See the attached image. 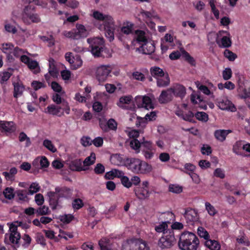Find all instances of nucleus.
<instances>
[{"label": "nucleus", "mask_w": 250, "mask_h": 250, "mask_svg": "<svg viewBox=\"0 0 250 250\" xmlns=\"http://www.w3.org/2000/svg\"><path fill=\"white\" fill-rule=\"evenodd\" d=\"M54 192H49L47 195L49 198V204L52 209H55L58 205L59 199L63 195L64 189L56 188Z\"/></svg>", "instance_id": "obj_11"}, {"label": "nucleus", "mask_w": 250, "mask_h": 250, "mask_svg": "<svg viewBox=\"0 0 250 250\" xmlns=\"http://www.w3.org/2000/svg\"><path fill=\"white\" fill-rule=\"evenodd\" d=\"M62 34L66 38L76 40V37L75 36L77 34L75 33V29L69 31H64Z\"/></svg>", "instance_id": "obj_59"}, {"label": "nucleus", "mask_w": 250, "mask_h": 250, "mask_svg": "<svg viewBox=\"0 0 250 250\" xmlns=\"http://www.w3.org/2000/svg\"><path fill=\"white\" fill-rule=\"evenodd\" d=\"M74 216L72 214H65L60 216V220L61 222L68 224L74 219Z\"/></svg>", "instance_id": "obj_54"}, {"label": "nucleus", "mask_w": 250, "mask_h": 250, "mask_svg": "<svg viewBox=\"0 0 250 250\" xmlns=\"http://www.w3.org/2000/svg\"><path fill=\"white\" fill-rule=\"evenodd\" d=\"M224 56L230 61H234L237 57L235 54L228 49H226L224 52Z\"/></svg>", "instance_id": "obj_56"}, {"label": "nucleus", "mask_w": 250, "mask_h": 250, "mask_svg": "<svg viewBox=\"0 0 250 250\" xmlns=\"http://www.w3.org/2000/svg\"><path fill=\"white\" fill-rule=\"evenodd\" d=\"M22 20L26 24H30L31 22H39L41 19L39 15L35 12L34 8L30 5L25 7L22 14Z\"/></svg>", "instance_id": "obj_8"}, {"label": "nucleus", "mask_w": 250, "mask_h": 250, "mask_svg": "<svg viewBox=\"0 0 250 250\" xmlns=\"http://www.w3.org/2000/svg\"><path fill=\"white\" fill-rule=\"evenodd\" d=\"M181 55L183 56L184 58L189 63H190L192 65L195 64V60L193 58L191 57L190 55L186 52L184 49H181Z\"/></svg>", "instance_id": "obj_44"}, {"label": "nucleus", "mask_w": 250, "mask_h": 250, "mask_svg": "<svg viewBox=\"0 0 250 250\" xmlns=\"http://www.w3.org/2000/svg\"><path fill=\"white\" fill-rule=\"evenodd\" d=\"M83 205V201L80 199H76L72 202V207L76 209H80Z\"/></svg>", "instance_id": "obj_62"}, {"label": "nucleus", "mask_w": 250, "mask_h": 250, "mask_svg": "<svg viewBox=\"0 0 250 250\" xmlns=\"http://www.w3.org/2000/svg\"><path fill=\"white\" fill-rule=\"evenodd\" d=\"M197 233L200 237L204 238L206 241L208 240L209 238L208 232L203 227H200L198 228Z\"/></svg>", "instance_id": "obj_41"}, {"label": "nucleus", "mask_w": 250, "mask_h": 250, "mask_svg": "<svg viewBox=\"0 0 250 250\" xmlns=\"http://www.w3.org/2000/svg\"><path fill=\"white\" fill-rule=\"evenodd\" d=\"M175 242V239L172 231L164 232V235L159 240V246L162 249H168L172 247Z\"/></svg>", "instance_id": "obj_9"}, {"label": "nucleus", "mask_w": 250, "mask_h": 250, "mask_svg": "<svg viewBox=\"0 0 250 250\" xmlns=\"http://www.w3.org/2000/svg\"><path fill=\"white\" fill-rule=\"evenodd\" d=\"M104 167L101 163L97 164L95 168L94 172L97 174H102L104 172Z\"/></svg>", "instance_id": "obj_60"}, {"label": "nucleus", "mask_w": 250, "mask_h": 250, "mask_svg": "<svg viewBox=\"0 0 250 250\" xmlns=\"http://www.w3.org/2000/svg\"><path fill=\"white\" fill-rule=\"evenodd\" d=\"M132 100V97L130 95L122 96L120 98L117 104L123 109H129L128 106L127 104H129Z\"/></svg>", "instance_id": "obj_24"}, {"label": "nucleus", "mask_w": 250, "mask_h": 250, "mask_svg": "<svg viewBox=\"0 0 250 250\" xmlns=\"http://www.w3.org/2000/svg\"><path fill=\"white\" fill-rule=\"evenodd\" d=\"M140 15L143 18L144 20H145L146 22L149 21L154 17V12L152 11H147L144 9H141L140 11Z\"/></svg>", "instance_id": "obj_36"}, {"label": "nucleus", "mask_w": 250, "mask_h": 250, "mask_svg": "<svg viewBox=\"0 0 250 250\" xmlns=\"http://www.w3.org/2000/svg\"><path fill=\"white\" fill-rule=\"evenodd\" d=\"M35 239L38 244H40L42 246H45L46 245L44 237L42 233H37L36 234Z\"/></svg>", "instance_id": "obj_48"}, {"label": "nucleus", "mask_w": 250, "mask_h": 250, "mask_svg": "<svg viewBox=\"0 0 250 250\" xmlns=\"http://www.w3.org/2000/svg\"><path fill=\"white\" fill-rule=\"evenodd\" d=\"M43 145L52 152H55L57 151V149L55 147L51 141L48 139H45L43 141Z\"/></svg>", "instance_id": "obj_47"}, {"label": "nucleus", "mask_w": 250, "mask_h": 250, "mask_svg": "<svg viewBox=\"0 0 250 250\" xmlns=\"http://www.w3.org/2000/svg\"><path fill=\"white\" fill-rule=\"evenodd\" d=\"M104 27H115V22L113 20V18L109 15H107V16L104 18Z\"/></svg>", "instance_id": "obj_39"}, {"label": "nucleus", "mask_w": 250, "mask_h": 250, "mask_svg": "<svg viewBox=\"0 0 250 250\" xmlns=\"http://www.w3.org/2000/svg\"><path fill=\"white\" fill-rule=\"evenodd\" d=\"M40 187L38 184L33 183L29 187V192L31 194H33L34 193L37 192L40 190Z\"/></svg>", "instance_id": "obj_58"}, {"label": "nucleus", "mask_w": 250, "mask_h": 250, "mask_svg": "<svg viewBox=\"0 0 250 250\" xmlns=\"http://www.w3.org/2000/svg\"><path fill=\"white\" fill-rule=\"evenodd\" d=\"M13 85L14 86L13 96L14 98H17L22 95L25 89L24 86L20 82H13Z\"/></svg>", "instance_id": "obj_26"}, {"label": "nucleus", "mask_w": 250, "mask_h": 250, "mask_svg": "<svg viewBox=\"0 0 250 250\" xmlns=\"http://www.w3.org/2000/svg\"><path fill=\"white\" fill-rule=\"evenodd\" d=\"M150 72L151 76L156 79L160 78L161 76L164 75L165 73L163 70L159 67L154 66L152 67L150 69Z\"/></svg>", "instance_id": "obj_31"}, {"label": "nucleus", "mask_w": 250, "mask_h": 250, "mask_svg": "<svg viewBox=\"0 0 250 250\" xmlns=\"http://www.w3.org/2000/svg\"><path fill=\"white\" fill-rule=\"evenodd\" d=\"M231 132V130L218 129L214 132V136L219 141L223 142L226 138L227 136Z\"/></svg>", "instance_id": "obj_25"}, {"label": "nucleus", "mask_w": 250, "mask_h": 250, "mask_svg": "<svg viewBox=\"0 0 250 250\" xmlns=\"http://www.w3.org/2000/svg\"><path fill=\"white\" fill-rule=\"evenodd\" d=\"M157 85L159 87H165L167 86L170 83V79L168 74L167 73L160 78L156 79Z\"/></svg>", "instance_id": "obj_27"}, {"label": "nucleus", "mask_w": 250, "mask_h": 250, "mask_svg": "<svg viewBox=\"0 0 250 250\" xmlns=\"http://www.w3.org/2000/svg\"><path fill=\"white\" fill-rule=\"evenodd\" d=\"M11 74L8 72L4 71L0 75V83H1L6 82L11 77Z\"/></svg>", "instance_id": "obj_61"}, {"label": "nucleus", "mask_w": 250, "mask_h": 250, "mask_svg": "<svg viewBox=\"0 0 250 250\" xmlns=\"http://www.w3.org/2000/svg\"><path fill=\"white\" fill-rule=\"evenodd\" d=\"M205 207L206 209L210 216H214L217 213V211L215 208L209 202L205 203Z\"/></svg>", "instance_id": "obj_43"}, {"label": "nucleus", "mask_w": 250, "mask_h": 250, "mask_svg": "<svg viewBox=\"0 0 250 250\" xmlns=\"http://www.w3.org/2000/svg\"><path fill=\"white\" fill-rule=\"evenodd\" d=\"M21 222H14L10 224L9 233H6L4 237L5 244L10 245L14 249H17L21 245V234L18 231V226H21Z\"/></svg>", "instance_id": "obj_2"}, {"label": "nucleus", "mask_w": 250, "mask_h": 250, "mask_svg": "<svg viewBox=\"0 0 250 250\" xmlns=\"http://www.w3.org/2000/svg\"><path fill=\"white\" fill-rule=\"evenodd\" d=\"M14 46L11 43H4L1 44L0 49L2 52L7 55V59L9 61H13V58L11 55L14 50Z\"/></svg>", "instance_id": "obj_17"}, {"label": "nucleus", "mask_w": 250, "mask_h": 250, "mask_svg": "<svg viewBox=\"0 0 250 250\" xmlns=\"http://www.w3.org/2000/svg\"><path fill=\"white\" fill-rule=\"evenodd\" d=\"M122 184L127 188H130L131 187V183L129 178L126 176L123 175L120 177Z\"/></svg>", "instance_id": "obj_57"}, {"label": "nucleus", "mask_w": 250, "mask_h": 250, "mask_svg": "<svg viewBox=\"0 0 250 250\" xmlns=\"http://www.w3.org/2000/svg\"><path fill=\"white\" fill-rule=\"evenodd\" d=\"M168 189L170 192L174 193H180L182 191V187L177 185H170Z\"/></svg>", "instance_id": "obj_49"}, {"label": "nucleus", "mask_w": 250, "mask_h": 250, "mask_svg": "<svg viewBox=\"0 0 250 250\" xmlns=\"http://www.w3.org/2000/svg\"><path fill=\"white\" fill-rule=\"evenodd\" d=\"M82 63L83 61L80 57L78 55H76L72 59V62L70 63V66L72 69H76L81 67Z\"/></svg>", "instance_id": "obj_35"}, {"label": "nucleus", "mask_w": 250, "mask_h": 250, "mask_svg": "<svg viewBox=\"0 0 250 250\" xmlns=\"http://www.w3.org/2000/svg\"><path fill=\"white\" fill-rule=\"evenodd\" d=\"M89 44L91 52L95 57L101 56V53L103 51L104 46V42L103 38H91L87 39Z\"/></svg>", "instance_id": "obj_6"}, {"label": "nucleus", "mask_w": 250, "mask_h": 250, "mask_svg": "<svg viewBox=\"0 0 250 250\" xmlns=\"http://www.w3.org/2000/svg\"><path fill=\"white\" fill-rule=\"evenodd\" d=\"M76 40L79 39L81 38L85 37L87 36V32L84 26L83 25L80 24L77 26V28L75 29Z\"/></svg>", "instance_id": "obj_29"}, {"label": "nucleus", "mask_w": 250, "mask_h": 250, "mask_svg": "<svg viewBox=\"0 0 250 250\" xmlns=\"http://www.w3.org/2000/svg\"><path fill=\"white\" fill-rule=\"evenodd\" d=\"M19 139L20 142H21L26 141L25 146L26 147L29 146L31 145V143L30 138L28 137H27L26 134L23 132H21L20 133Z\"/></svg>", "instance_id": "obj_45"}, {"label": "nucleus", "mask_w": 250, "mask_h": 250, "mask_svg": "<svg viewBox=\"0 0 250 250\" xmlns=\"http://www.w3.org/2000/svg\"><path fill=\"white\" fill-rule=\"evenodd\" d=\"M135 34L136 36V40L138 42L141 44L144 43L147 41V40L146 37V33L142 30H137L135 31Z\"/></svg>", "instance_id": "obj_37"}, {"label": "nucleus", "mask_w": 250, "mask_h": 250, "mask_svg": "<svg viewBox=\"0 0 250 250\" xmlns=\"http://www.w3.org/2000/svg\"><path fill=\"white\" fill-rule=\"evenodd\" d=\"M218 106L222 110H228L232 112L236 110L234 104L226 98L219 100L218 102Z\"/></svg>", "instance_id": "obj_15"}, {"label": "nucleus", "mask_w": 250, "mask_h": 250, "mask_svg": "<svg viewBox=\"0 0 250 250\" xmlns=\"http://www.w3.org/2000/svg\"><path fill=\"white\" fill-rule=\"evenodd\" d=\"M96 161V155L93 152L90 154V155L87 157L83 162V166L84 167H88L95 163Z\"/></svg>", "instance_id": "obj_34"}, {"label": "nucleus", "mask_w": 250, "mask_h": 250, "mask_svg": "<svg viewBox=\"0 0 250 250\" xmlns=\"http://www.w3.org/2000/svg\"><path fill=\"white\" fill-rule=\"evenodd\" d=\"M129 144L136 153H139L141 150L146 159H150L153 156L152 144L150 141H146L145 138L141 141L137 139H133L130 141Z\"/></svg>", "instance_id": "obj_3"}, {"label": "nucleus", "mask_w": 250, "mask_h": 250, "mask_svg": "<svg viewBox=\"0 0 250 250\" xmlns=\"http://www.w3.org/2000/svg\"><path fill=\"white\" fill-rule=\"evenodd\" d=\"M135 101L139 108L144 107L146 109H148L153 107L151 100L148 96H137L135 98Z\"/></svg>", "instance_id": "obj_13"}, {"label": "nucleus", "mask_w": 250, "mask_h": 250, "mask_svg": "<svg viewBox=\"0 0 250 250\" xmlns=\"http://www.w3.org/2000/svg\"><path fill=\"white\" fill-rule=\"evenodd\" d=\"M27 65L30 69L34 70V73L37 74L40 72V67L37 61L31 60Z\"/></svg>", "instance_id": "obj_40"}, {"label": "nucleus", "mask_w": 250, "mask_h": 250, "mask_svg": "<svg viewBox=\"0 0 250 250\" xmlns=\"http://www.w3.org/2000/svg\"><path fill=\"white\" fill-rule=\"evenodd\" d=\"M122 250H149L145 241L140 239H128L122 246Z\"/></svg>", "instance_id": "obj_7"}, {"label": "nucleus", "mask_w": 250, "mask_h": 250, "mask_svg": "<svg viewBox=\"0 0 250 250\" xmlns=\"http://www.w3.org/2000/svg\"><path fill=\"white\" fill-rule=\"evenodd\" d=\"M223 79L225 80H229L232 76V71L230 68H226L222 73Z\"/></svg>", "instance_id": "obj_63"}, {"label": "nucleus", "mask_w": 250, "mask_h": 250, "mask_svg": "<svg viewBox=\"0 0 250 250\" xmlns=\"http://www.w3.org/2000/svg\"><path fill=\"white\" fill-rule=\"evenodd\" d=\"M124 175V173L122 171L117 169H112L110 171L106 172L104 176L106 179H110L115 177L120 178Z\"/></svg>", "instance_id": "obj_28"}, {"label": "nucleus", "mask_w": 250, "mask_h": 250, "mask_svg": "<svg viewBox=\"0 0 250 250\" xmlns=\"http://www.w3.org/2000/svg\"><path fill=\"white\" fill-rule=\"evenodd\" d=\"M175 113L177 116L185 121L189 122H192L194 114L191 111H188L187 113L184 114L183 111L178 110L176 111Z\"/></svg>", "instance_id": "obj_30"}, {"label": "nucleus", "mask_w": 250, "mask_h": 250, "mask_svg": "<svg viewBox=\"0 0 250 250\" xmlns=\"http://www.w3.org/2000/svg\"><path fill=\"white\" fill-rule=\"evenodd\" d=\"M222 33H225L229 36H224L221 39V42L218 39H216V42L220 47L227 48L229 47L231 45V41L229 37V33L225 31H220L218 33V36L221 35Z\"/></svg>", "instance_id": "obj_16"}, {"label": "nucleus", "mask_w": 250, "mask_h": 250, "mask_svg": "<svg viewBox=\"0 0 250 250\" xmlns=\"http://www.w3.org/2000/svg\"><path fill=\"white\" fill-rule=\"evenodd\" d=\"M199 245L198 238L192 232L185 231L180 236L178 246L181 250H197Z\"/></svg>", "instance_id": "obj_1"}, {"label": "nucleus", "mask_w": 250, "mask_h": 250, "mask_svg": "<svg viewBox=\"0 0 250 250\" xmlns=\"http://www.w3.org/2000/svg\"><path fill=\"white\" fill-rule=\"evenodd\" d=\"M32 86L34 90H37L42 87H46V85L44 83L38 81H33L32 83Z\"/></svg>", "instance_id": "obj_64"}, {"label": "nucleus", "mask_w": 250, "mask_h": 250, "mask_svg": "<svg viewBox=\"0 0 250 250\" xmlns=\"http://www.w3.org/2000/svg\"><path fill=\"white\" fill-rule=\"evenodd\" d=\"M134 191L137 198L141 200L148 198L150 194L148 189L142 187H137L135 188Z\"/></svg>", "instance_id": "obj_21"}, {"label": "nucleus", "mask_w": 250, "mask_h": 250, "mask_svg": "<svg viewBox=\"0 0 250 250\" xmlns=\"http://www.w3.org/2000/svg\"><path fill=\"white\" fill-rule=\"evenodd\" d=\"M195 116L197 120L203 122H207L208 120V115L204 112H198Z\"/></svg>", "instance_id": "obj_50"}, {"label": "nucleus", "mask_w": 250, "mask_h": 250, "mask_svg": "<svg viewBox=\"0 0 250 250\" xmlns=\"http://www.w3.org/2000/svg\"><path fill=\"white\" fill-rule=\"evenodd\" d=\"M36 213L37 214V215H45L50 214V211L48 207L43 206L39 208L36 211Z\"/></svg>", "instance_id": "obj_42"}, {"label": "nucleus", "mask_w": 250, "mask_h": 250, "mask_svg": "<svg viewBox=\"0 0 250 250\" xmlns=\"http://www.w3.org/2000/svg\"><path fill=\"white\" fill-rule=\"evenodd\" d=\"M183 215L187 224L188 225H193L195 222L198 220L197 212L191 208H188L185 209Z\"/></svg>", "instance_id": "obj_12"}, {"label": "nucleus", "mask_w": 250, "mask_h": 250, "mask_svg": "<svg viewBox=\"0 0 250 250\" xmlns=\"http://www.w3.org/2000/svg\"><path fill=\"white\" fill-rule=\"evenodd\" d=\"M107 127H108V131L109 130H116L117 128V123L113 119H110L107 122Z\"/></svg>", "instance_id": "obj_52"}, {"label": "nucleus", "mask_w": 250, "mask_h": 250, "mask_svg": "<svg viewBox=\"0 0 250 250\" xmlns=\"http://www.w3.org/2000/svg\"><path fill=\"white\" fill-rule=\"evenodd\" d=\"M49 164L47 159L45 156H42L34 160L32 163V166L36 169L43 168L47 167Z\"/></svg>", "instance_id": "obj_18"}, {"label": "nucleus", "mask_w": 250, "mask_h": 250, "mask_svg": "<svg viewBox=\"0 0 250 250\" xmlns=\"http://www.w3.org/2000/svg\"><path fill=\"white\" fill-rule=\"evenodd\" d=\"M140 49L144 54L150 55L155 51V46L152 42L146 41L141 44Z\"/></svg>", "instance_id": "obj_22"}, {"label": "nucleus", "mask_w": 250, "mask_h": 250, "mask_svg": "<svg viewBox=\"0 0 250 250\" xmlns=\"http://www.w3.org/2000/svg\"><path fill=\"white\" fill-rule=\"evenodd\" d=\"M110 65H101L98 66L96 71V77L99 83L105 82L112 71Z\"/></svg>", "instance_id": "obj_10"}, {"label": "nucleus", "mask_w": 250, "mask_h": 250, "mask_svg": "<svg viewBox=\"0 0 250 250\" xmlns=\"http://www.w3.org/2000/svg\"><path fill=\"white\" fill-rule=\"evenodd\" d=\"M16 130L13 122L0 121V130L7 132H13Z\"/></svg>", "instance_id": "obj_20"}, {"label": "nucleus", "mask_w": 250, "mask_h": 250, "mask_svg": "<svg viewBox=\"0 0 250 250\" xmlns=\"http://www.w3.org/2000/svg\"><path fill=\"white\" fill-rule=\"evenodd\" d=\"M172 98V93L170 90V88H168L166 90L162 91L158 100L161 104H165L171 101Z\"/></svg>", "instance_id": "obj_19"}, {"label": "nucleus", "mask_w": 250, "mask_h": 250, "mask_svg": "<svg viewBox=\"0 0 250 250\" xmlns=\"http://www.w3.org/2000/svg\"><path fill=\"white\" fill-rule=\"evenodd\" d=\"M3 193L5 197L9 200L13 199L14 197V189L11 188H6Z\"/></svg>", "instance_id": "obj_46"}, {"label": "nucleus", "mask_w": 250, "mask_h": 250, "mask_svg": "<svg viewBox=\"0 0 250 250\" xmlns=\"http://www.w3.org/2000/svg\"><path fill=\"white\" fill-rule=\"evenodd\" d=\"M126 166L128 169L137 174H146L152 170V167L150 165L137 158L127 159Z\"/></svg>", "instance_id": "obj_4"}, {"label": "nucleus", "mask_w": 250, "mask_h": 250, "mask_svg": "<svg viewBox=\"0 0 250 250\" xmlns=\"http://www.w3.org/2000/svg\"><path fill=\"white\" fill-rule=\"evenodd\" d=\"M70 109L67 102H63L61 105L51 104L45 109V113L61 117L64 115L65 112L66 114L70 113Z\"/></svg>", "instance_id": "obj_5"}, {"label": "nucleus", "mask_w": 250, "mask_h": 250, "mask_svg": "<svg viewBox=\"0 0 250 250\" xmlns=\"http://www.w3.org/2000/svg\"><path fill=\"white\" fill-rule=\"evenodd\" d=\"M170 90L172 93V95L176 97L183 98L186 94V89L182 85L176 83L171 86Z\"/></svg>", "instance_id": "obj_14"}, {"label": "nucleus", "mask_w": 250, "mask_h": 250, "mask_svg": "<svg viewBox=\"0 0 250 250\" xmlns=\"http://www.w3.org/2000/svg\"><path fill=\"white\" fill-rule=\"evenodd\" d=\"M238 243L244 245L246 246H249L250 245V242L248 239L244 235H241L236 239Z\"/></svg>", "instance_id": "obj_51"}, {"label": "nucleus", "mask_w": 250, "mask_h": 250, "mask_svg": "<svg viewBox=\"0 0 250 250\" xmlns=\"http://www.w3.org/2000/svg\"><path fill=\"white\" fill-rule=\"evenodd\" d=\"M108 243L109 240L108 239L105 238L101 239L99 242V245L101 248V250H107Z\"/></svg>", "instance_id": "obj_55"}, {"label": "nucleus", "mask_w": 250, "mask_h": 250, "mask_svg": "<svg viewBox=\"0 0 250 250\" xmlns=\"http://www.w3.org/2000/svg\"><path fill=\"white\" fill-rule=\"evenodd\" d=\"M167 223H169L168 221L163 222L161 224L155 227V229L158 232H165V231L167 228Z\"/></svg>", "instance_id": "obj_53"}, {"label": "nucleus", "mask_w": 250, "mask_h": 250, "mask_svg": "<svg viewBox=\"0 0 250 250\" xmlns=\"http://www.w3.org/2000/svg\"><path fill=\"white\" fill-rule=\"evenodd\" d=\"M105 31V36L108 39L109 42H112L114 39V31L115 29L114 27H104Z\"/></svg>", "instance_id": "obj_38"}, {"label": "nucleus", "mask_w": 250, "mask_h": 250, "mask_svg": "<svg viewBox=\"0 0 250 250\" xmlns=\"http://www.w3.org/2000/svg\"><path fill=\"white\" fill-rule=\"evenodd\" d=\"M134 24L129 21L124 22L123 26L121 29V32L126 35H129L132 33Z\"/></svg>", "instance_id": "obj_32"}, {"label": "nucleus", "mask_w": 250, "mask_h": 250, "mask_svg": "<svg viewBox=\"0 0 250 250\" xmlns=\"http://www.w3.org/2000/svg\"><path fill=\"white\" fill-rule=\"evenodd\" d=\"M70 168L73 171H85L88 169V167H84L82 165V162L81 159H76L70 164Z\"/></svg>", "instance_id": "obj_23"}, {"label": "nucleus", "mask_w": 250, "mask_h": 250, "mask_svg": "<svg viewBox=\"0 0 250 250\" xmlns=\"http://www.w3.org/2000/svg\"><path fill=\"white\" fill-rule=\"evenodd\" d=\"M205 245L211 250H219L220 249V244L215 240L208 239L205 242Z\"/></svg>", "instance_id": "obj_33"}]
</instances>
